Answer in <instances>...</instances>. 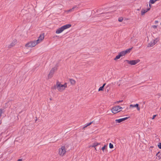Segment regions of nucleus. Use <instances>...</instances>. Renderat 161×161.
Segmentation results:
<instances>
[{
  "label": "nucleus",
  "mask_w": 161,
  "mask_h": 161,
  "mask_svg": "<svg viewBox=\"0 0 161 161\" xmlns=\"http://www.w3.org/2000/svg\"><path fill=\"white\" fill-rule=\"evenodd\" d=\"M3 113V110L2 109H0V117L1 116L2 114Z\"/></svg>",
  "instance_id": "nucleus-28"
},
{
  "label": "nucleus",
  "mask_w": 161,
  "mask_h": 161,
  "mask_svg": "<svg viewBox=\"0 0 161 161\" xmlns=\"http://www.w3.org/2000/svg\"><path fill=\"white\" fill-rule=\"evenodd\" d=\"M122 101H123L122 100H120V101H117L115 102V103H119L120 102H122Z\"/></svg>",
  "instance_id": "nucleus-27"
},
{
  "label": "nucleus",
  "mask_w": 161,
  "mask_h": 161,
  "mask_svg": "<svg viewBox=\"0 0 161 161\" xmlns=\"http://www.w3.org/2000/svg\"><path fill=\"white\" fill-rule=\"evenodd\" d=\"M122 109V108L120 106H116L112 108L111 111L113 113L115 114L121 111Z\"/></svg>",
  "instance_id": "nucleus-4"
},
{
  "label": "nucleus",
  "mask_w": 161,
  "mask_h": 161,
  "mask_svg": "<svg viewBox=\"0 0 161 161\" xmlns=\"http://www.w3.org/2000/svg\"><path fill=\"white\" fill-rule=\"evenodd\" d=\"M107 145H105L104 147H102V150L103 151H104V150L105 149V148L106 147H107Z\"/></svg>",
  "instance_id": "nucleus-23"
},
{
  "label": "nucleus",
  "mask_w": 161,
  "mask_h": 161,
  "mask_svg": "<svg viewBox=\"0 0 161 161\" xmlns=\"http://www.w3.org/2000/svg\"><path fill=\"white\" fill-rule=\"evenodd\" d=\"M57 69L56 67H54L51 69L50 72L49 74L48 75V78H50L52 77L54 73V71H56Z\"/></svg>",
  "instance_id": "nucleus-7"
},
{
  "label": "nucleus",
  "mask_w": 161,
  "mask_h": 161,
  "mask_svg": "<svg viewBox=\"0 0 161 161\" xmlns=\"http://www.w3.org/2000/svg\"><path fill=\"white\" fill-rule=\"evenodd\" d=\"M17 161H22V160L21 159H19Z\"/></svg>",
  "instance_id": "nucleus-35"
},
{
  "label": "nucleus",
  "mask_w": 161,
  "mask_h": 161,
  "mask_svg": "<svg viewBox=\"0 0 161 161\" xmlns=\"http://www.w3.org/2000/svg\"><path fill=\"white\" fill-rule=\"evenodd\" d=\"M155 42V40H153L149 43L147 47H153L156 43Z\"/></svg>",
  "instance_id": "nucleus-10"
},
{
  "label": "nucleus",
  "mask_w": 161,
  "mask_h": 161,
  "mask_svg": "<svg viewBox=\"0 0 161 161\" xmlns=\"http://www.w3.org/2000/svg\"><path fill=\"white\" fill-rule=\"evenodd\" d=\"M103 86H102L99 87L98 89V91H102L103 90Z\"/></svg>",
  "instance_id": "nucleus-26"
},
{
  "label": "nucleus",
  "mask_w": 161,
  "mask_h": 161,
  "mask_svg": "<svg viewBox=\"0 0 161 161\" xmlns=\"http://www.w3.org/2000/svg\"><path fill=\"white\" fill-rule=\"evenodd\" d=\"M44 35L43 34H41L40 35L38 39H40V40L42 41L44 39Z\"/></svg>",
  "instance_id": "nucleus-13"
},
{
  "label": "nucleus",
  "mask_w": 161,
  "mask_h": 161,
  "mask_svg": "<svg viewBox=\"0 0 161 161\" xmlns=\"http://www.w3.org/2000/svg\"><path fill=\"white\" fill-rule=\"evenodd\" d=\"M36 45V43L35 41H33L30 42L25 44V47H33Z\"/></svg>",
  "instance_id": "nucleus-6"
},
{
  "label": "nucleus",
  "mask_w": 161,
  "mask_h": 161,
  "mask_svg": "<svg viewBox=\"0 0 161 161\" xmlns=\"http://www.w3.org/2000/svg\"><path fill=\"white\" fill-rule=\"evenodd\" d=\"M123 20V18L122 17H120L118 19V21L120 22H122Z\"/></svg>",
  "instance_id": "nucleus-25"
},
{
  "label": "nucleus",
  "mask_w": 161,
  "mask_h": 161,
  "mask_svg": "<svg viewBox=\"0 0 161 161\" xmlns=\"http://www.w3.org/2000/svg\"><path fill=\"white\" fill-rule=\"evenodd\" d=\"M78 8L76 6H74L71 9H70L68 10H66L64 11V12L67 14H68L70 12H72L74 11L75 10H76L78 9Z\"/></svg>",
  "instance_id": "nucleus-8"
},
{
  "label": "nucleus",
  "mask_w": 161,
  "mask_h": 161,
  "mask_svg": "<svg viewBox=\"0 0 161 161\" xmlns=\"http://www.w3.org/2000/svg\"><path fill=\"white\" fill-rule=\"evenodd\" d=\"M69 81L71 83V84L72 85H74L75 83V81L73 79H70L69 80Z\"/></svg>",
  "instance_id": "nucleus-18"
},
{
  "label": "nucleus",
  "mask_w": 161,
  "mask_h": 161,
  "mask_svg": "<svg viewBox=\"0 0 161 161\" xmlns=\"http://www.w3.org/2000/svg\"><path fill=\"white\" fill-rule=\"evenodd\" d=\"M100 143L98 142H95L93 143L92 146H91L92 147H95L97 146L100 145Z\"/></svg>",
  "instance_id": "nucleus-16"
},
{
  "label": "nucleus",
  "mask_w": 161,
  "mask_h": 161,
  "mask_svg": "<svg viewBox=\"0 0 161 161\" xmlns=\"http://www.w3.org/2000/svg\"><path fill=\"white\" fill-rule=\"evenodd\" d=\"M95 150H97L96 147H95Z\"/></svg>",
  "instance_id": "nucleus-36"
},
{
  "label": "nucleus",
  "mask_w": 161,
  "mask_h": 161,
  "mask_svg": "<svg viewBox=\"0 0 161 161\" xmlns=\"http://www.w3.org/2000/svg\"><path fill=\"white\" fill-rule=\"evenodd\" d=\"M71 26L70 24H67L64 25L59 28L56 31V33L57 34L62 33L64 30L70 28Z\"/></svg>",
  "instance_id": "nucleus-2"
},
{
  "label": "nucleus",
  "mask_w": 161,
  "mask_h": 161,
  "mask_svg": "<svg viewBox=\"0 0 161 161\" xmlns=\"http://www.w3.org/2000/svg\"><path fill=\"white\" fill-rule=\"evenodd\" d=\"M132 47L129 48L128 49L126 50L125 51H124V52H125V54L127 53H129L130 52V51L132 49Z\"/></svg>",
  "instance_id": "nucleus-17"
},
{
  "label": "nucleus",
  "mask_w": 161,
  "mask_h": 161,
  "mask_svg": "<svg viewBox=\"0 0 161 161\" xmlns=\"http://www.w3.org/2000/svg\"><path fill=\"white\" fill-rule=\"evenodd\" d=\"M3 113V110L2 109H0V117L1 116L2 114Z\"/></svg>",
  "instance_id": "nucleus-29"
},
{
  "label": "nucleus",
  "mask_w": 161,
  "mask_h": 161,
  "mask_svg": "<svg viewBox=\"0 0 161 161\" xmlns=\"http://www.w3.org/2000/svg\"><path fill=\"white\" fill-rule=\"evenodd\" d=\"M67 86V84L65 83L64 85H62L59 82H57L56 86V88L59 92H62Z\"/></svg>",
  "instance_id": "nucleus-1"
},
{
  "label": "nucleus",
  "mask_w": 161,
  "mask_h": 161,
  "mask_svg": "<svg viewBox=\"0 0 161 161\" xmlns=\"http://www.w3.org/2000/svg\"><path fill=\"white\" fill-rule=\"evenodd\" d=\"M126 61L127 62V63L131 65H134L137 64V63L139 62L140 61L139 59H137L135 60H126Z\"/></svg>",
  "instance_id": "nucleus-5"
},
{
  "label": "nucleus",
  "mask_w": 161,
  "mask_h": 161,
  "mask_svg": "<svg viewBox=\"0 0 161 161\" xmlns=\"http://www.w3.org/2000/svg\"><path fill=\"white\" fill-rule=\"evenodd\" d=\"M16 40H14L13 41V42L11 43L10 44V47H13L14 46L15 44L16 43Z\"/></svg>",
  "instance_id": "nucleus-15"
},
{
  "label": "nucleus",
  "mask_w": 161,
  "mask_h": 161,
  "mask_svg": "<svg viewBox=\"0 0 161 161\" xmlns=\"http://www.w3.org/2000/svg\"><path fill=\"white\" fill-rule=\"evenodd\" d=\"M152 27L153 28L155 29V28H157V26L156 25H154L152 26Z\"/></svg>",
  "instance_id": "nucleus-31"
},
{
  "label": "nucleus",
  "mask_w": 161,
  "mask_h": 161,
  "mask_svg": "<svg viewBox=\"0 0 161 161\" xmlns=\"http://www.w3.org/2000/svg\"><path fill=\"white\" fill-rule=\"evenodd\" d=\"M36 41V45L39 43L42 42V41H41L40 39H38Z\"/></svg>",
  "instance_id": "nucleus-22"
},
{
  "label": "nucleus",
  "mask_w": 161,
  "mask_h": 161,
  "mask_svg": "<svg viewBox=\"0 0 161 161\" xmlns=\"http://www.w3.org/2000/svg\"><path fill=\"white\" fill-rule=\"evenodd\" d=\"M156 115H153V118H152V119H154V118L156 117Z\"/></svg>",
  "instance_id": "nucleus-32"
},
{
  "label": "nucleus",
  "mask_w": 161,
  "mask_h": 161,
  "mask_svg": "<svg viewBox=\"0 0 161 161\" xmlns=\"http://www.w3.org/2000/svg\"><path fill=\"white\" fill-rule=\"evenodd\" d=\"M119 54L120 55L121 57L124 56L125 54L124 51L120 52Z\"/></svg>",
  "instance_id": "nucleus-19"
},
{
  "label": "nucleus",
  "mask_w": 161,
  "mask_h": 161,
  "mask_svg": "<svg viewBox=\"0 0 161 161\" xmlns=\"http://www.w3.org/2000/svg\"><path fill=\"white\" fill-rule=\"evenodd\" d=\"M158 21L156 20L155 21V24H156L158 23Z\"/></svg>",
  "instance_id": "nucleus-33"
},
{
  "label": "nucleus",
  "mask_w": 161,
  "mask_h": 161,
  "mask_svg": "<svg viewBox=\"0 0 161 161\" xmlns=\"http://www.w3.org/2000/svg\"><path fill=\"white\" fill-rule=\"evenodd\" d=\"M130 107H136L138 110H140V108L139 107L138 104H136L135 105L130 104Z\"/></svg>",
  "instance_id": "nucleus-12"
},
{
  "label": "nucleus",
  "mask_w": 161,
  "mask_h": 161,
  "mask_svg": "<svg viewBox=\"0 0 161 161\" xmlns=\"http://www.w3.org/2000/svg\"><path fill=\"white\" fill-rule=\"evenodd\" d=\"M66 152V149H65V147L64 146H61L58 149V153L61 156H64Z\"/></svg>",
  "instance_id": "nucleus-3"
},
{
  "label": "nucleus",
  "mask_w": 161,
  "mask_h": 161,
  "mask_svg": "<svg viewBox=\"0 0 161 161\" xmlns=\"http://www.w3.org/2000/svg\"><path fill=\"white\" fill-rule=\"evenodd\" d=\"M109 147L110 148H113L114 147L113 145L111 143L109 144Z\"/></svg>",
  "instance_id": "nucleus-24"
},
{
  "label": "nucleus",
  "mask_w": 161,
  "mask_h": 161,
  "mask_svg": "<svg viewBox=\"0 0 161 161\" xmlns=\"http://www.w3.org/2000/svg\"><path fill=\"white\" fill-rule=\"evenodd\" d=\"M92 123V122L90 123H87L85 125V126H84V128H85V127H87V126H89L90 125H91Z\"/></svg>",
  "instance_id": "nucleus-21"
},
{
  "label": "nucleus",
  "mask_w": 161,
  "mask_h": 161,
  "mask_svg": "<svg viewBox=\"0 0 161 161\" xmlns=\"http://www.w3.org/2000/svg\"><path fill=\"white\" fill-rule=\"evenodd\" d=\"M155 0H150L149 2V6L150 8L151 7V4H153L156 2Z\"/></svg>",
  "instance_id": "nucleus-14"
},
{
  "label": "nucleus",
  "mask_w": 161,
  "mask_h": 161,
  "mask_svg": "<svg viewBox=\"0 0 161 161\" xmlns=\"http://www.w3.org/2000/svg\"><path fill=\"white\" fill-rule=\"evenodd\" d=\"M128 119V117H125L124 118H123L121 119H116L115 120V121L116 123H120L125 120L127 119Z\"/></svg>",
  "instance_id": "nucleus-9"
},
{
  "label": "nucleus",
  "mask_w": 161,
  "mask_h": 161,
  "mask_svg": "<svg viewBox=\"0 0 161 161\" xmlns=\"http://www.w3.org/2000/svg\"><path fill=\"white\" fill-rule=\"evenodd\" d=\"M150 9V8L149 7V8L145 9H142L141 10V15H144V14L146 12H147L148 11H149Z\"/></svg>",
  "instance_id": "nucleus-11"
},
{
  "label": "nucleus",
  "mask_w": 161,
  "mask_h": 161,
  "mask_svg": "<svg viewBox=\"0 0 161 161\" xmlns=\"http://www.w3.org/2000/svg\"><path fill=\"white\" fill-rule=\"evenodd\" d=\"M120 55L119 54V55L116 56L115 58H114V60H116L118 59H119L120 58Z\"/></svg>",
  "instance_id": "nucleus-20"
},
{
  "label": "nucleus",
  "mask_w": 161,
  "mask_h": 161,
  "mask_svg": "<svg viewBox=\"0 0 161 161\" xmlns=\"http://www.w3.org/2000/svg\"><path fill=\"white\" fill-rule=\"evenodd\" d=\"M106 85V84L105 83H104L103 84V85L102 86L104 88V86L105 85Z\"/></svg>",
  "instance_id": "nucleus-34"
},
{
  "label": "nucleus",
  "mask_w": 161,
  "mask_h": 161,
  "mask_svg": "<svg viewBox=\"0 0 161 161\" xmlns=\"http://www.w3.org/2000/svg\"><path fill=\"white\" fill-rule=\"evenodd\" d=\"M158 146L159 148L161 149V142L159 144Z\"/></svg>",
  "instance_id": "nucleus-30"
}]
</instances>
